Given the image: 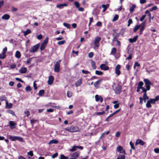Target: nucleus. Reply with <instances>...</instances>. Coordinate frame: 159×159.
Instances as JSON below:
<instances>
[{
	"label": "nucleus",
	"mask_w": 159,
	"mask_h": 159,
	"mask_svg": "<svg viewBox=\"0 0 159 159\" xmlns=\"http://www.w3.org/2000/svg\"><path fill=\"white\" fill-rule=\"evenodd\" d=\"M143 98L144 101L149 99V97L147 96L146 93H144L143 96Z\"/></svg>",
	"instance_id": "2f4dec72"
},
{
	"label": "nucleus",
	"mask_w": 159,
	"mask_h": 159,
	"mask_svg": "<svg viewBox=\"0 0 159 159\" xmlns=\"http://www.w3.org/2000/svg\"><path fill=\"white\" fill-rule=\"evenodd\" d=\"M93 55V53L92 52H90L89 53L88 56L89 58L92 57Z\"/></svg>",
	"instance_id": "e2e57ef3"
},
{
	"label": "nucleus",
	"mask_w": 159,
	"mask_h": 159,
	"mask_svg": "<svg viewBox=\"0 0 159 159\" xmlns=\"http://www.w3.org/2000/svg\"><path fill=\"white\" fill-rule=\"evenodd\" d=\"M65 43V41L64 40L61 41H58V44L59 45H62L64 44Z\"/></svg>",
	"instance_id": "79ce46f5"
},
{
	"label": "nucleus",
	"mask_w": 159,
	"mask_h": 159,
	"mask_svg": "<svg viewBox=\"0 0 159 159\" xmlns=\"http://www.w3.org/2000/svg\"><path fill=\"white\" fill-rule=\"evenodd\" d=\"M144 142L140 139H137L135 143V145H137L140 144L141 145H143L144 144Z\"/></svg>",
	"instance_id": "ddd939ff"
},
{
	"label": "nucleus",
	"mask_w": 159,
	"mask_h": 159,
	"mask_svg": "<svg viewBox=\"0 0 159 159\" xmlns=\"http://www.w3.org/2000/svg\"><path fill=\"white\" fill-rule=\"evenodd\" d=\"M120 66L119 65H117L116 67L115 68V73L117 75H119L120 74Z\"/></svg>",
	"instance_id": "9b49d317"
},
{
	"label": "nucleus",
	"mask_w": 159,
	"mask_h": 159,
	"mask_svg": "<svg viewBox=\"0 0 159 159\" xmlns=\"http://www.w3.org/2000/svg\"><path fill=\"white\" fill-rule=\"evenodd\" d=\"M82 3L83 5L85 6L86 7L88 6V4L86 2L85 0H84L82 1Z\"/></svg>",
	"instance_id": "49530a36"
},
{
	"label": "nucleus",
	"mask_w": 159,
	"mask_h": 159,
	"mask_svg": "<svg viewBox=\"0 0 159 159\" xmlns=\"http://www.w3.org/2000/svg\"><path fill=\"white\" fill-rule=\"evenodd\" d=\"M68 157L64 156L63 155H61V159H68Z\"/></svg>",
	"instance_id": "3c124183"
},
{
	"label": "nucleus",
	"mask_w": 159,
	"mask_h": 159,
	"mask_svg": "<svg viewBox=\"0 0 159 159\" xmlns=\"http://www.w3.org/2000/svg\"><path fill=\"white\" fill-rule=\"evenodd\" d=\"M46 44L42 43L40 47V49L41 51L43 50L46 46Z\"/></svg>",
	"instance_id": "473e14b6"
},
{
	"label": "nucleus",
	"mask_w": 159,
	"mask_h": 159,
	"mask_svg": "<svg viewBox=\"0 0 159 159\" xmlns=\"http://www.w3.org/2000/svg\"><path fill=\"white\" fill-rule=\"evenodd\" d=\"M113 90L116 94H119L121 92V87L120 85L118 84H116L113 86Z\"/></svg>",
	"instance_id": "7ed1b4c3"
},
{
	"label": "nucleus",
	"mask_w": 159,
	"mask_h": 159,
	"mask_svg": "<svg viewBox=\"0 0 159 159\" xmlns=\"http://www.w3.org/2000/svg\"><path fill=\"white\" fill-rule=\"evenodd\" d=\"M140 24L136 25L134 29V32H136L137 30L140 28Z\"/></svg>",
	"instance_id": "c756f323"
},
{
	"label": "nucleus",
	"mask_w": 159,
	"mask_h": 159,
	"mask_svg": "<svg viewBox=\"0 0 159 159\" xmlns=\"http://www.w3.org/2000/svg\"><path fill=\"white\" fill-rule=\"evenodd\" d=\"M61 61V60H59L54 64V71L55 72H58L60 71V63Z\"/></svg>",
	"instance_id": "20e7f679"
},
{
	"label": "nucleus",
	"mask_w": 159,
	"mask_h": 159,
	"mask_svg": "<svg viewBox=\"0 0 159 159\" xmlns=\"http://www.w3.org/2000/svg\"><path fill=\"white\" fill-rule=\"evenodd\" d=\"M72 95V93L70 91H68L67 93V96L68 97L70 98Z\"/></svg>",
	"instance_id": "e433bc0d"
},
{
	"label": "nucleus",
	"mask_w": 159,
	"mask_h": 159,
	"mask_svg": "<svg viewBox=\"0 0 159 159\" xmlns=\"http://www.w3.org/2000/svg\"><path fill=\"white\" fill-rule=\"evenodd\" d=\"M159 100V96H156L155 98H151L148 100L146 104L147 108H151L152 107L151 104H155L156 102Z\"/></svg>",
	"instance_id": "f257e3e1"
},
{
	"label": "nucleus",
	"mask_w": 159,
	"mask_h": 159,
	"mask_svg": "<svg viewBox=\"0 0 159 159\" xmlns=\"http://www.w3.org/2000/svg\"><path fill=\"white\" fill-rule=\"evenodd\" d=\"M10 18L9 15L7 14L4 15L2 17V19L5 20H8Z\"/></svg>",
	"instance_id": "4be33fe9"
},
{
	"label": "nucleus",
	"mask_w": 159,
	"mask_h": 159,
	"mask_svg": "<svg viewBox=\"0 0 159 159\" xmlns=\"http://www.w3.org/2000/svg\"><path fill=\"white\" fill-rule=\"evenodd\" d=\"M4 4V1L3 0L0 1V8Z\"/></svg>",
	"instance_id": "052dcab7"
},
{
	"label": "nucleus",
	"mask_w": 159,
	"mask_h": 159,
	"mask_svg": "<svg viewBox=\"0 0 159 159\" xmlns=\"http://www.w3.org/2000/svg\"><path fill=\"white\" fill-rule=\"evenodd\" d=\"M48 40V37H46L43 41L42 43H44L47 45Z\"/></svg>",
	"instance_id": "de8ad7c7"
},
{
	"label": "nucleus",
	"mask_w": 159,
	"mask_h": 159,
	"mask_svg": "<svg viewBox=\"0 0 159 159\" xmlns=\"http://www.w3.org/2000/svg\"><path fill=\"white\" fill-rule=\"evenodd\" d=\"M120 157V159H125V156L124 155H120L119 156Z\"/></svg>",
	"instance_id": "4d7b16f0"
},
{
	"label": "nucleus",
	"mask_w": 159,
	"mask_h": 159,
	"mask_svg": "<svg viewBox=\"0 0 159 159\" xmlns=\"http://www.w3.org/2000/svg\"><path fill=\"white\" fill-rule=\"evenodd\" d=\"M129 144H130V146H131V148L133 150H134L135 147H134V146L132 141H130V142Z\"/></svg>",
	"instance_id": "8fccbe9b"
},
{
	"label": "nucleus",
	"mask_w": 159,
	"mask_h": 159,
	"mask_svg": "<svg viewBox=\"0 0 159 159\" xmlns=\"http://www.w3.org/2000/svg\"><path fill=\"white\" fill-rule=\"evenodd\" d=\"M109 4H108L106 5H102V7L104 8L102 10V11L103 12H105L107 9V8L109 7Z\"/></svg>",
	"instance_id": "393cba45"
},
{
	"label": "nucleus",
	"mask_w": 159,
	"mask_h": 159,
	"mask_svg": "<svg viewBox=\"0 0 159 159\" xmlns=\"http://www.w3.org/2000/svg\"><path fill=\"white\" fill-rule=\"evenodd\" d=\"M145 13L146 14H148V16L150 17V18H149V22H151L150 19H151V13L149 12V11L148 10H147L146 11Z\"/></svg>",
	"instance_id": "a18cd8bd"
},
{
	"label": "nucleus",
	"mask_w": 159,
	"mask_h": 159,
	"mask_svg": "<svg viewBox=\"0 0 159 159\" xmlns=\"http://www.w3.org/2000/svg\"><path fill=\"white\" fill-rule=\"evenodd\" d=\"M27 154L31 157L33 156V153L32 151H30L29 152H28Z\"/></svg>",
	"instance_id": "338daca9"
},
{
	"label": "nucleus",
	"mask_w": 159,
	"mask_h": 159,
	"mask_svg": "<svg viewBox=\"0 0 159 159\" xmlns=\"http://www.w3.org/2000/svg\"><path fill=\"white\" fill-rule=\"evenodd\" d=\"M58 155V154L57 153H56L54 154L52 156V158H54L56 157Z\"/></svg>",
	"instance_id": "bf43d9fd"
},
{
	"label": "nucleus",
	"mask_w": 159,
	"mask_h": 159,
	"mask_svg": "<svg viewBox=\"0 0 159 159\" xmlns=\"http://www.w3.org/2000/svg\"><path fill=\"white\" fill-rule=\"evenodd\" d=\"M80 153L78 152H75L73 153L70 154L69 156V159H74L79 157Z\"/></svg>",
	"instance_id": "39448f33"
},
{
	"label": "nucleus",
	"mask_w": 159,
	"mask_h": 159,
	"mask_svg": "<svg viewBox=\"0 0 159 159\" xmlns=\"http://www.w3.org/2000/svg\"><path fill=\"white\" fill-rule=\"evenodd\" d=\"M95 74L98 75H101L102 74V71L98 70H96Z\"/></svg>",
	"instance_id": "09e8293b"
},
{
	"label": "nucleus",
	"mask_w": 159,
	"mask_h": 159,
	"mask_svg": "<svg viewBox=\"0 0 159 159\" xmlns=\"http://www.w3.org/2000/svg\"><path fill=\"white\" fill-rule=\"evenodd\" d=\"M9 124L11 129H14L16 128V124L13 121H10L9 122Z\"/></svg>",
	"instance_id": "4468645a"
},
{
	"label": "nucleus",
	"mask_w": 159,
	"mask_h": 159,
	"mask_svg": "<svg viewBox=\"0 0 159 159\" xmlns=\"http://www.w3.org/2000/svg\"><path fill=\"white\" fill-rule=\"evenodd\" d=\"M21 56L20 53L19 51H16L15 55V57L18 58H20Z\"/></svg>",
	"instance_id": "cd10ccee"
},
{
	"label": "nucleus",
	"mask_w": 159,
	"mask_h": 159,
	"mask_svg": "<svg viewBox=\"0 0 159 159\" xmlns=\"http://www.w3.org/2000/svg\"><path fill=\"white\" fill-rule=\"evenodd\" d=\"M136 7V5L134 4L129 9V11L130 12H133L134 9Z\"/></svg>",
	"instance_id": "7c9ffc66"
},
{
	"label": "nucleus",
	"mask_w": 159,
	"mask_h": 159,
	"mask_svg": "<svg viewBox=\"0 0 159 159\" xmlns=\"http://www.w3.org/2000/svg\"><path fill=\"white\" fill-rule=\"evenodd\" d=\"M116 52V49L115 48H113L111 51V54L114 55Z\"/></svg>",
	"instance_id": "a878e982"
},
{
	"label": "nucleus",
	"mask_w": 159,
	"mask_h": 159,
	"mask_svg": "<svg viewBox=\"0 0 159 159\" xmlns=\"http://www.w3.org/2000/svg\"><path fill=\"white\" fill-rule=\"evenodd\" d=\"M54 80V77L53 76H49L48 77V84L49 85H51L52 84Z\"/></svg>",
	"instance_id": "f8f14e48"
},
{
	"label": "nucleus",
	"mask_w": 159,
	"mask_h": 159,
	"mask_svg": "<svg viewBox=\"0 0 159 159\" xmlns=\"http://www.w3.org/2000/svg\"><path fill=\"white\" fill-rule=\"evenodd\" d=\"M0 100L1 101H7V98L6 97L4 96H1L0 97Z\"/></svg>",
	"instance_id": "c03bdc74"
},
{
	"label": "nucleus",
	"mask_w": 159,
	"mask_h": 159,
	"mask_svg": "<svg viewBox=\"0 0 159 159\" xmlns=\"http://www.w3.org/2000/svg\"><path fill=\"white\" fill-rule=\"evenodd\" d=\"M82 83L81 79H79L75 83V84L76 87L80 86Z\"/></svg>",
	"instance_id": "2eb2a0df"
},
{
	"label": "nucleus",
	"mask_w": 159,
	"mask_h": 159,
	"mask_svg": "<svg viewBox=\"0 0 159 159\" xmlns=\"http://www.w3.org/2000/svg\"><path fill=\"white\" fill-rule=\"evenodd\" d=\"M7 137L11 141H14L16 140H18L20 142H22L23 140V138L20 136H12L11 135H8L7 136Z\"/></svg>",
	"instance_id": "f03ea898"
},
{
	"label": "nucleus",
	"mask_w": 159,
	"mask_h": 159,
	"mask_svg": "<svg viewBox=\"0 0 159 159\" xmlns=\"http://www.w3.org/2000/svg\"><path fill=\"white\" fill-rule=\"evenodd\" d=\"M74 4L75 7L77 8H79L80 6V3L77 1L75 2H74Z\"/></svg>",
	"instance_id": "a19ab883"
},
{
	"label": "nucleus",
	"mask_w": 159,
	"mask_h": 159,
	"mask_svg": "<svg viewBox=\"0 0 159 159\" xmlns=\"http://www.w3.org/2000/svg\"><path fill=\"white\" fill-rule=\"evenodd\" d=\"M154 152L156 153H159V148H155L154 150Z\"/></svg>",
	"instance_id": "0e129e2a"
},
{
	"label": "nucleus",
	"mask_w": 159,
	"mask_h": 159,
	"mask_svg": "<svg viewBox=\"0 0 159 159\" xmlns=\"http://www.w3.org/2000/svg\"><path fill=\"white\" fill-rule=\"evenodd\" d=\"M58 140L54 139L50 140L48 143L49 144H57L58 143Z\"/></svg>",
	"instance_id": "b1692460"
},
{
	"label": "nucleus",
	"mask_w": 159,
	"mask_h": 159,
	"mask_svg": "<svg viewBox=\"0 0 159 159\" xmlns=\"http://www.w3.org/2000/svg\"><path fill=\"white\" fill-rule=\"evenodd\" d=\"M70 132L73 133L75 132H79L80 131V129L76 126L72 125L70 127Z\"/></svg>",
	"instance_id": "0eeeda50"
},
{
	"label": "nucleus",
	"mask_w": 159,
	"mask_h": 159,
	"mask_svg": "<svg viewBox=\"0 0 159 159\" xmlns=\"http://www.w3.org/2000/svg\"><path fill=\"white\" fill-rule=\"evenodd\" d=\"M27 71V69L25 67H22L19 70V72L21 73H25Z\"/></svg>",
	"instance_id": "412c9836"
},
{
	"label": "nucleus",
	"mask_w": 159,
	"mask_h": 159,
	"mask_svg": "<svg viewBox=\"0 0 159 159\" xmlns=\"http://www.w3.org/2000/svg\"><path fill=\"white\" fill-rule=\"evenodd\" d=\"M101 38L99 37H96L94 40V48H98L99 46V42L100 41Z\"/></svg>",
	"instance_id": "423d86ee"
},
{
	"label": "nucleus",
	"mask_w": 159,
	"mask_h": 159,
	"mask_svg": "<svg viewBox=\"0 0 159 159\" xmlns=\"http://www.w3.org/2000/svg\"><path fill=\"white\" fill-rule=\"evenodd\" d=\"M8 112L13 116H16L14 112L13 111L10 110Z\"/></svg>",
	"instance_id": "69168bd1"
},
{
	"label": "nucleus",
	"mask_w": 159,
	"mask_h": 159,
	"mask_svg": "<svg viewBox=\"0 0 159 159\" xmlns=\"http://www.w3.org/2000/svg\"><path fill=\"white\" fill-rule=\"evenodd\" d=\"M105 113V112L104 111H103L102 112H96L94 113V115H102L103 114H104Z\"/></svg>",
	"instance_id": "f704fd0d"
},
{
	"label": "nucleus",
	"mask_w": 159,
	"mask_h": 159,
	"mask_svg": "<svg viewBox=\"0 0 159 159\" xmlns=\"http://www.w3.org/2000/svg\"><path fill=\"white\" fill-rule=\"evenodd\" d=\"M6 107L8 109L11 108L12 106V104L11 103H10L8 104L7 101H6Z\"/></svg>",
	"instance_id": "bb28decb"
},
{
	"label": "nucleus",
	"mask_w": 159,
	"mask_h": 159,
	"mask_svg": "<svg viewBox=\"0 0 159 159\" xmlns=\"http://www.w3.org/2000/svg\"><path fill=\"white\" fill-rule=\"evenodd\" d=\"M143 81L145 83V84H152V83L148 79H144Z\"/></svg>",
	"instance_id": "c85d7f7f"
},
{
	"label": "nucleus",
	"mask_w": 159,
	"mask_h": 159,
	"mask_svg": "<svg viewBox=\"0 0 159 159\" xmlns=\"http://www.w3.org/2000/svg\"><path fill=\"white\" fill-rule=\"evenodd\" d=\"M146 22L144 21L140 24V30L139 31V34H141L145 27Z\"/></svg>",
	"instance_id": "6e6552de"
},
{
	"label": "nucleus",
	"mask_w": 159,
	"mask_h": 159,
	"mask_svg": "<svg viewBox=\"0 0 159 159\" xmlns=\"http://www.w3.org/2000/svg\"><path fill=\"white\" fill-rule=\"evenodd\" d=\"M67 6V4L66 3L61 4L57 5V7L60 9H61L63 8L64 7H66Z\"/></svg>",
	"instance_id": "aec40b11"
},
{
	"label": "nucleus",
	"mask_w": 159,
	"mask_h": 159,
	"mask_svg": "<svg viewBox=\"0 0 159 159\" xmlns=\"http://www.w3.org/2000/svg\"><path fill=\"white\" fill-rule=\"evenodd\" d=\"M101 70H108L109 67L107 66L105 64H102L100 66Z\"/></svg>",
	"instance_id": "f3484780"
},
{
	"label": "nucleus",
	"mask_w": 159,
	"mask_h": 159,
	"mask_svg": "<svg viewBox=\"0 0 159 159\" xmlns=\"http://www.w3.org/2000/svg\"><path fill=\"white\" fill-rule=\"evenodd\" d=\"M95 98L96 101L98 102L100 101L102 102L103 101V99L101 96H99L98 95L95 96Z\"/></svg>",
	"instance_id": "dca6fc26"
},
{
	"label": "nucleus",
	"mask_w": 159,
	"mask_h": 159,
	"mask_svg": "<svg viewBox=\"0 0 159 159\" xmlns=\"http://www.w3.org/2000/svg\"><path fill=\"white\" fill-rule=\"evenodd\" d=\"M102 80H99L97 81L94 84V86L96 88H98L99 85L102 81Z\"/></svg>",
	"instance_id": "6ab92c4d"
},
{
	"label": "nucleus",
	"mask_w": 159,
	"mask_h": 159,
	"mask_svg": "<svg viewBox=\"0 0 159 159\" xmlns=\"http://www.w3.org/2000/svg\"><path fill=\"white\" fill-rule=\"evenodd\" d=\"M138 37V36L136 35L133 39L130 38L129 39V41L130 43H132L134 42H135L137 40V39Z\"/></svg>",
	"instance_id": "a211bd4d"
},
{
	"label": "nucleus",
	"mask_w": 159,
	"mask_h": 159,
	"mask_svg": "<svg viewBox=\"0 0 159 159\" xmlns=\"http://www.w3.org/2000/svg\"><path fill=\"white\" fill-rule=\"evenodd\" d=\"M157 9V7L156 6H155L152 7L151 9H150V11H152L154 10H156Z\"/></svg>",
	"instance_id": "6e6d98bb"
},
{
	"label": "nucleus",
	"mask_w": 159,
	"mask_h": 159,
	"mask_svg": "<svg viewBox=\"0 0 159 159\" xmlns=\"http://www.w3.org/2000/svg\"><path fill=\"white\" fill-rule=\"evenodd\" d=\"M76 146H73L72 147L71 149H70V152H74L77 150Z\"/></svg>",
	"instance_id": "c9c22d12"
},
{
	"label": "nucleus",
	"mask_w": 159,
	"mask_h": 159,
	"mask_svg": "<svg viewBox=\"0 0 159 159\" xmlns=\"http://www.w3.org/2000/svg\"><path fill=\"white\" fill-rule=\"evenodd\" d=\"M146 16L145 15H143L140 18V20L142 21L145 19Z\"/></svg>",
	"instance_id": "13d9d810"
},
{
	"label": "nucleus",
	"mask_w": 159,
	"mask_h": 159,
	"mask_svg": "<svg viewBox=\"0 0 159 159\" xmlns=\"http://www.w3.org/2000/svg\"><path fill=\"white\" fill-rule=\"evenodd\" d=\"M151 84H145V87L147 90H149L150 89V85Z\"/></svg>",
	"instance_id": "680f3d73"
},
{
	"label": "nucleus",
	"mask_w": 159,
	"mask_h": 159,
	"mask_svg": "<svg viewBox=\"0 0 159 159\" xmlns=\"http://www.w3.org/2000/svg\"><path fill=\"white\" fill-rule=\"evenodd\" d=\"M118 17H119L118 15H116L114 17L112 20V21L114 22V21H116V20H117L118 18Z\"/></svg>",
	"instance_id": "4c0bfd02"
},
{
	"label": "nucleus",
	"mask_w": 159,
	"mask_h": 159,
	"mask_svg": "<svg viewBox=\"0 0 159 159\" xmlns=\"http://www.w3.org/2000/svg\"><path fill=\"white\" fill-rule=\"evenodd\" d=\"M82 72L83 74H88L89 72L87 70H82Z\"/></svg>",
	"instance_id": "5fc2aeb1"
},
{
	"label": "nucleus",
	"mask_w": 159,
	"mask_h": 159,
	"mask_svg": "<svg viewBox=\"0 0 159 159\" xmlns=\"http://www.w3.org/2000/svg\"><path fill=\"white\" fill-rule=\"evenodd\" d=\"M120 133L118 131L116 133L115 136L116 137H118L120 136Z\"/></svg>",
	"instance_id": "774afa93"
},
{
	"label": "nucleus",
	"mask_w": 159,
	"mask_h": 159,
	"mask_svg": "<svg viewBox=\"0 0 159 159\" xmlns=\"http://www.w3.org/2000/svg\"><path fill=\"white\" fill-rule=\"evenodd\" d=\"M63 25L64 26L66 27L68 29H69L70 28V25L69 24L66 23H64Z\"/></svg>",
	"instance_id": "58836bf2"
},
{
	"label": "nucleus",
	"mask_w": 159,
	"mask_h": 159,
	"mask_svg": "<svg viewBox=\"0 0 159 159\" xmlns=\"http://www.w3.org/2000/svg\"><path fill=\"white\" fill-rule=\"evenodd\" d=\"M140 66V64L137 62H136L135 63L134 68V69L135 68L136 66L139 67Z\"/></svg>",
	"instance_id": "603ef678"
},
{
	"label": "nucleus",
	"mask_w": 159,
	"mask_h": 159,
	"mask_svg": "<svg viewBox=\"0 0 159 159\" xmlns=\"http://www.w3.org/2000/svg\"><path fill=\"white\" fill-rule=\"evenodd\" d=\"M25 90L27 91H30L31 90V89L30 86H28L26 87Z\"/></svg>",
	"instance_id": "864d4df0"
},
{
	"label": "nucleus",
	"mask_w": 159,
	"mask_h": 159,
	"mask_svg": "<svg viewBox=\"0 0 159 159\" xmlns=\"http://www.w3.org/2000/svg\"><path fill=\"white\" fill-rule=\"evenodd\" d=\"M23 32L24 34V36H25L28 34H30L31 33V31L30 29H27L26 31H23Z\"/></svg>",
	"instance_id": "5701e85b"
},
{
	"label": "nucleus",
	"mask_w": 159,
	"mask_h": 159,
	"mask_svg": "<svg viewBox=\"0 0 159 159\" xmlns=\"http://www.w3.org/2000/svg\"><path fill=\"white\" fill-rule=\"evenodd\" d=\"M39 46V44L38 43L32 47L30 50V52L32 53L37 51Z\"/></svg>",
	"instance_id": "1a4fd4ad"
},
{
	"label": "nucleus",
	"mask_w": 159,
	"mask_h": 159,
	"mask_svg": "<svg viewBox=\"0 0 159 159\" xmlns=\"http://www.w3.org/2000/svg\"><path fill=\"white\" fill-rule=\"evenodd\" d=\"M116 151L120 153L125 154V150L123 149V147L121 146H118L117 147Z\"/></svg>",
	"instance_id": "9d476101"
},
{
	"label": "nucleus",
	"mask_w": 159,
	"mask_h": 159,
	"mask_svg": "<svg viewBox=\"0 0 159 159\" xmlns=\"http://www.w3.org/2000/svg\"><path fill=\"white\" fill-rule=\"evenodd\" d=\"M44 93V90L42 89L40 90L39 92V95L40 96H41Z\"/></svg>",
	"instance_id": "72a5a7b5"
},
{
	"label": "nucleus",
	"mask_w": 159,
	"mask_h": 159,
	"mask_svg": "<svg viewBox=\"0 0 159 159\" xmlns=\"http://www.w3.org/2000/svg\"><path fill=\"white\" fill-rule=\"evenodd\" d=\"M6 57V55L5 54L2 53L0 54V58L1 59H4Z\"/></svg>",
	"instance_id": "37998d69"
},
{
	"label": "nucleus",
	"mask_w": 159,
	"mask_h": 159,
	"mask_svg": "<svg viewBox=\"0 0 159 159\" xmlns=\"http://www.w3.org/2000/svg\"><path fill=\"white\" fill-rule=\"evenodd\" d=\"M91 65H92V66L93 68V69H96V66H95V63L93 61H91Z\"/></svg>",
	"instance_id": "ea45409f"
}]
</instances>
